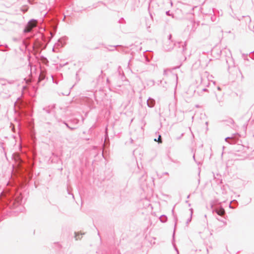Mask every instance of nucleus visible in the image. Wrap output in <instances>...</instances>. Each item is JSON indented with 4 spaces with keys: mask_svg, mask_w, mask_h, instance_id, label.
Returning <instances> with one entry per match:
<instances>
[{
    "mask_svg": "<svg viewBox=\"0 0 254 254\" xmlns=\"http://www.w3.org/2000/svg\"><path fill=\"white\" fill-rule=\"evenodd\" d=\"M37 21L35 19H32L30 20L26 25L23 30V32L24 33L31 32L32 31L33 28L37 26Z\"/></svg>",
    "mask_w": 254,
    "mask_h": 254,
    "instance_id": "f257e3e1",
    "label": "nucleus"
},
{
    "mask_svg": "<svg viewBox=\"0 0 254 254\" xmlns=\"http://www.w3.org/2000/svg\"><path fill=\"white\" fill-rule=\"evenodd\" d=\"M211 208L213 214H216L220 217L222 216V205L221 203L212 205Z\"/></svg>",
    "mask_w": 254,
    "mask_h": 254,
    "instance_id": "f03ea898",
    "label": "nucleus"
},
{
    "mask_svg": "<svg viewBox=\"0 0 254 254\" xmlns=\"http://www.w3.org/2000/svg\"><path fill=\"white\" fill-rule=\"evenodd\" d=\"M147 106L150 108H152L155 104V101L151 98H149L147 101Z\"/></svg>",
    "mask_w": 254,
    "mask_h": 254,
    "instance_id": "7ed1b4c3",
    "label": "nucleus"
},
{
    "mask_svg": "<svg viewBox=\"0 0 254 254\" xmlns=\"http://www.w3.org/2000/svg\"><path fill=\"white\" fill-rule=\"evenodd\" d=\"M214 179L218 183L221 184L222 183V179L221 178V176L220 175L217 174L216 175H214Z\"/></svg>",
    "mask_w": 254,
    "mask_h": 254,
    "instance_id": "20e7f679",
    "label": "nucleus"
},
{
    "mask_svg": "<svg viewBox=\"0 0 254 254\" xmlns=\"http://www.w3.org/2000/svg\"><path fill=\"white\" fill-rule=\"evenodd\" d=\"M160 220L161 222L164 223L167 220V217L165 215H162L160 217Z\"/></svg>",
    "mask_w": 254,
    "mask_h": 254,
    "instance_id": "39448f33",
    "label": "nucleus"
},
{
    "mask_svg": "<svg viewBox=\"0 0 254 254\" xmlns=\"http://www.w3.org/2000/svg\"><path fill=\"white\" fill-rule=\"evenodd\" d=\"M155 141H158L159 143H161V136L160 135H159L158 139H154Z\"/></svg>",
    "mask_w": 254,
    "mask_h": 254,
    "instance_id": "423d86ee",
    "label": "nucleus"
},
{
    "mask_svg": "<svg viewBox=\"0 0 254 254\" xmlns=\"http://www.w3.org/2000/svg\"><path fill=\"white\" fill-rule=\"evenodd\" d=\"M64 124L67 127H68L69 129H70V130H74L75 129V128L74 127H70V126H68V125L65 122H64Z\"/></svg>",
    "mask_w": 254,
    "mask_h": 254,
    "instance_id": "0eeeda50",
    "label": "nucleus"
},
{
    "mask_svg": "<svg viewBox=\"0 0 254 254\" xmlns=\"http://www.w3.org/2000/svg\"><path fill=\"white\" fill-rule=\"evenodd\" d=\"M75 239L76 240L78 239H80V238L79 237V234L78 233H75Z\"/></svg>",
    "mask_w": 254,
    "mask_h": 254,
    "instance_id": "6e6552de",
    "label": "nucleus"
},
{
    "mask_svg": "<svg viewBox=\"0 0 254 254\" xmlns=\"http://www.w3.org/2000/svg\"><path fill=\"white\" fill-rule=\"evenodd\" d=\"M191 220V216H190V217L187 220V224H188Z\"/></svg>",
    "mask_w": 254,
    "mask_h": 254,
    "instance_id": "1a4fd4ad",
    "label": "nucleus"
},
{
    "mask_svg": "<svg viewBox=\"0 0 254 254\" xmlns=\"http://www.w3.org/2000/svg\"><path fill=\"white\" fill-rule=\"evenodd\" d=\"M0 196L1 197H2L3 196V197L4 196V197H7V196H6V194H5L3 192H1V194H0Z\"/></svg>",
    "mask_w": 254,
    "mask_h": 254,
    "instance_id": "9d476101",
    "label": "nucleus"
},
{
    "mask_svg": "<svg viewBox=\"0 0 254 254\" xmlns=\"http://www.w3.org/2000/svg\"><path fill=\"white\" fill-rule=\"evenodd\" d=\"M43 110L45 111V112H46L47 113H50V111L49 109H47V108H44Z\"/></svg>",
    "mask_w": 254,
    "mask_h": 254,
    "instance_id": "9b49d317",
    "label": "nucleus"
},
{
    "mask_svg": "<svg viewBox=\"0 0 254 254\" xmlns=\"http://www.w3.org/2000/svg\"><path fill=\"white\" fill-rule=\"evenodd\" d=\"M216 98L219 102H221V98H219L217 94H216Z\"/></svg>",
    "mask_w": 254,
    "mask_h": 254,
    "instance_id": "f8f14e48",
    "label": "nucleus"
},
{
    "mask_svg": "<svg viewBox=\"0 0 254 254\" xmlns=\"http://www.w3.org/2000/svg\"><path fill=\"white\" fill-rule=\"evenodd\" d=\"M190 216H192V213H193V209L192 208H190Z\"/></svg>",
    "mask_w": 254,
    "mask_h": 254,
    "instance_id": "ddd939ff",
    "label": "nucleus"
},
{
    "mask_svg": "<svg viewBox=\"0 0 254 254\" xmlns=\"http://www.w3.org/2000/svg\"><path fill=\"white\" fill-rule=\"evenodd\" d=\"M43 78H44V77H43L42 75H40L39 78V80L40 81V80H42Z\"/></svg>",
    "mask_w": 254,
    "mask_h": 254,
    "instance_id": "4468645a",
    "label": "nucleus"
},
{
    "mask_svg": "<svg viewBox=\"0 0 254 254\" xmlns=\"http://www.w3.org/2000/svg\"><path fill=\"white\" fill-rule=\"evenodd\" d=\"M3 143L0 142V146L3 149H4V147L3 146Z\"/></svg>",
    "mask_w": 254,
    "mask_h": 254,
    "instance_id": "2eb2a0df",
    "label": "nucleus"
},
{
    "mask_svg": "<svg viewBox=\"0 0 254 254\" xmlns=\"http://www.w3.org/2000/svg\"><path fill=\"white\" fill-rule=\"evenodd\" d=\"M166 14L167 15H171V14H170V11H166Z\"/></svg>",
    "mask_w": 254,
    "mask_h": 254,
    "instance_id": "dca6fc26",
    "label": "nucleus"
},
{
    "mask_svg": "<svg viewBox=\"0 0 254 254\" xmlns=\"http://www.w3.org/2000/svg\"><path fill=\"white\" fill-rule=\"evenodd\" d=\"M171 37H172V35H171V34H170V35H169V37H168V39H169V40H171Z\"/></svg>",
    "mask_w": 254,
    "mask_h": 254,
    "instance_id": "f3484780",
    "label": "nucleus"
},
{
    "mask_svg": "<svg viewBox=\"0 0 254 254\" xmlns=\"http://www.w3.org/2000/svg\"><path fill=\"white\" fill-rule=\"evenodd\" d=\"M217 89H218L219 91H221V87H220V86H218V87H217Z\"/></svg>",
    "mask_w": 254,
    "mask_h": 254,
    "instance_id": "a211bd4d",
    "label": "nucleus"
},
{
    "mask_svg": "<svg viewBox=\"0 0 254 254\" xmlns=\"http://www.w3.org/2000/svg\"><path fill=\"white\" fill-rule=\"evenodd\" d=\"M163 175H169V173L168 172H165L163 173Z\"/></svg>",
    "mask_w": 254,
    "mask_h": 254,
    "instance_id": "6ab92c4d",
    "label": "nucleus"
},
{
    "mask_svg": "<svg viewBox=\"0 0 254 254\" xmlns=\"http://www.w3.org/2000/svg\"><path fill=\"white\" fill-rule=\"evenodd\" d=\"M175 249L177 252V254H179V252H178V250L177 249V248H175Z\"/></svg>",
    "mask_w": 254,
    "mask_h": 254,
    "instance_id": "aec40b11",
    "label": "nucleus"
},
{
    "mask_svg": "<svg viewBox=\"0 0 254 254\" xmlns=\"http://www.w3.org/2000/svg\"><path fill=\"white\" fill-rule=\"evenodd\" d=\"M1 84L2 85H5V82H1Z\"/></svg>",
    "mask_w": 254,
    "mask_h": 254,
    "instance_id": "412c9836",
    "label": "nucleus"
},
{
    "mask_svg": "<svg viewBox=\"0 0 254 254\" xmlns=\"http://www.w3.org/2000/svg\"><path fill=\"white\" fill-rule=\"evenodd\" d=\"M138 64H143V63H142L141 62H139Z\"/></svg>",
    "mask_w": 254,
    "mask_h": 254,
    "instance_id": "4be33fe9",
    "label": "nucleus"
},
{
    "mask_svg": "<svg viewBox=\"0 0 254 254\" xmlns=\"http://www.w3.org/2000/svg\"><path fill=\"white\" fill-rule=\"evenodd\" d=\"M205 125H206V126H208V122H206V123H205Z\"/></svg>",
    "mask_w": 254,
    "mask_h": 254,
    "instance_id": "5701e85b",
    "label": "nucleus"
},
{
    "mask_svg": "<svg viewBox=\"0 0 254 254\" xmlns=\"http://www.w3.org/2000/svg\"><path fill=\"white\" fill-rule=\"evenodd\" d=\"M136 70H137V71H141V69H138V68H137V69H136Z\"/></svg>",
    "mask_w": 254,
    "mask_h": 254,
    "instance_id": "b1692460",
    "label": "nucleus"
},
{
    "mask_svg": "<svg viewBox=\"0 0 254 254\" xmlns=\"http://www.w3.org/2000/svg\"><path fill=\"white\" fill-rule=\"evenodd\" d=\"M193 158L194 160H195V154L193 155Z\"/></svg>",
    "mask_w": 254,
    "mask_h": 254,
    "instance_id": "393cba45",
    "label": "nucleus"
},
{
    "mask_svg": "<svg viewBox=\"0 0 254 254\" xmlns=\"http://www.w3.org/2000/svg\"><path fill=\"white\" fill-rule=\"evenodd\" d=\"M166 71H167V70H164V74H166Z\"/></svg>",
    "mask_w": 254,
    "mask_h": 254,
    "instance_id": "a878e982",
    "label": "nucleus"
},
{
    "mask_svg": "<svg viewBox=\"0 0 254 254\" xmlns=\"http://www.w3.org/2000/svg\"><path fill=\"white\" fill-rule=\"evenodd\" d=\"M217 219H218V220H219L220 221H221V220L220 219L218 218H217Z\"/></svg>",
    "mask_w": 254,
    "mask_h": 254,
    "instance_id": "bb28decb",
    "label": "nucleus"
},
{
    "mask_svg": "<svg viewBox=\"0 0 254 254\" xmlns=\"http://www.w3.org/2000/svg\"><path fill=\"white\" fill-rule=\"evenodd\" d=\"M176 80H178V76H177V75H176Z\"/></svg>",
    "mask_w": 254,
    "mask_h": 254,
    "instance_id": "cd10ccee",
    "label": "nucleus"
},
{
    "mask_svg": "<svg viewBox=\"0 0 254 254\" xmlns=\"http://www.w3.org/2000/svg\"><path fill=\"white\" fill-rule=\"evenodd\" d=\"M190 195H189L188 196H187V198H189L190 197Z\"/></svg>",
    "mask_w": 254,
    "mask_h": 254,
    "instance_id": "c85d7f7f",
    "label": "nucleus"
},
{
    "mask_svg": "<svg viewBox=\"0 0 254 254\" xmlns=\"http://www.w3.org/2000/svg\"><path fill=\"white\" fill-rule=\"evenodd\" d=\"M51 36H52V37L53 36V34H52V33H51Z\"/></svg>",
    "mask_w": 254,
    "mask_h": 254,
    "instance_id": "c756f323",
    "label": "nucleus"
},
{
    "mask_svg": "<svg viewBox=\"0 0 254 254\" xmlns=\"http://www.w3.org/2000/svg\"><path fill=\"white\" fill-rule=\"evenodd\" d=\"M107 82H109V79H107Z\"/></svg>",
    "mask_w": 254,
    "mask_h": 254,
    "instance_id": "7c9ffc66",
    "label": "nucleus"
}]
</instances>
